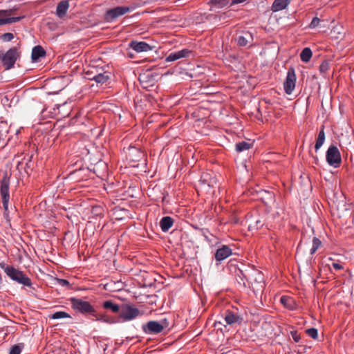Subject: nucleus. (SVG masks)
<instances>
[{
	"label": "nucleus",
	"mask_w": 354,
	"mask_h": 354,
	"mask_svg": "<svg viewBox=\"0 0 354 354\" xmlns=\"http://www.w3.org/2000/svg\"><path fill=\"white\" fill-rule=\"evenodd\" d=\"M70 301L72 308L75 311L82 314L91 315L93 317V320L101 319V318L97 316L95 308L89 302L75 297H71Z\"/></svg>",
	"instance_id": "nucleus-1"
},
{
	"label": "nucleus",
	"mask_w": 354,
	"mask_h": 354,
	"mask_svg": "<svg viewBox=\"0 0 354 354\" xmlns=\"http://www.w3.org/2000/svg\"><path fill=\"white\" fill-rule=\"evenodd\" d=\"M0 267L12 280L28 287H30L32 286L30 279L22 271H20L12 266H6L4 263H0Z\"/></svg>",
	"instance_id": "nucleus-2"
},
{
	"label": "nucleus",
	"mask_w": 354,
	"mask_h": 354,
	"mask_svg": "<svg viewBox=\"0 0 354 354\" xmlns=\"http://www.w3.org/2000/svg\"><path fill=\"white\" fill-rule=\"evenodd\" d=\"M19 57V53L17 48H12L9 49L4 54L0 53V60H1L6 70L12 68Z\"/></svg>",
	"instance_id": "nucleus-3"
},
{
	"label": "nucleus",
	"mask_w": 354,
	"mask_h": 354,
	"mask_svg": "<svg viewBox=\"0 0 354 354\" xmlns=\"http://www.w3.org/2000/svg\"><path fill=\"white\" fill-rule=\"evenodd\" d=\"M141 315L138 308L133 305L125 304L121 306L120 317L124 322L131 321Z\"/></svg>",
	"instance_id": "nucleus-4"
},
{
	"label": "nucleus",
	"mask_w": 354,
	"mask_h": 354,
	"mask_svg": "<svg viewBox=\"0 0 354 354\" xmlns=\"http://www.w3.org/2000/svg\"><path fill=\"white\" fill-rule=\"evenodd\" d=\"M134 10L133 7L117 6L106 10L104 18L107 21H113L119 17H121Z\"/></svg>",
	"instance_id": "nucleus-5"
},
{
	"label": "nucleus",
	"mask_w": 354,
	"mask_h": 354,
	"mask_svg": "<svg viewBox=\"0 0 354 354\" xmlns=\"http://www.w3.org/2000/svg\"><path fill=\"white\" fill-rule=\"evenodd\" d=\"M326 161L329 165L338 167L342 162L340 152L337 147L330 145L326 154Z\"/></svg>",
	"instance_id": "nucleus-6"
},
{
	"label": "nucleus",
	"mask_w": 354,
	"mask_h": 354,
	"mask_svg": "<svg viewBox=\"0 0 354 354\" xmlns=\"http://www.w3.org/2000/svg\"><path fill=\"white\" fill-rule=\"evenodd\" d=\"M0 194L2 200L3 207L4 209V215L8 216V203L10 200L9 194V183L7 180H3L1 183Z\"/></svg>",
	"instance_id": "nucleus-7"
},
{
	"label": "nucleus",
	"mask_w": 354,
	"mask_h": 354,
	"mask_svg": "<svg viewBox=\"0 0 354 354\" xmlns=\"http://www.w3.org/2000/svg\"><path fill=\"white\" fill-rule=\"evenodd\" d=\"M296 75L295 70L291 68H289L287 73V76L283 84V88L286 93L290 95L292 93L295 87Z\"/></svg>",
	"instance_id": "nucleus-8"
},
{
	"label": "nucleus",
	"mask_w": 354,
	"mask_h": 354,
	"mask_svg": "<svg viewBox=\"0 0 354 354\" xmlns=\"http://www.w3.org/2000/svg\"><path fill=\"white\" fill-rule=\"evenodd\" d=\"M145 333L148 335H156L162 332V326L157 321H149L142 326Z\"/></svg>",
	"instance_id": "nucleus-9"
},
{
	"label": "nucleus",
	"mask_w": 354,
	"mask_h": 354,
	"mask_svg": "<svg viewBox=\"0 0 354 354\" xmlns=\"http://www.w3.org/2000/svg\"><path fill=\"white\" fill-rule=\"evenodd\" d=\"M10 10H0V26L19 21L24 17H10Z\"/></svg>",
	"instance_id": "nucleus-10"
},
{
	"label": "nucleus",
	"mask_w": 354,
	"mask_h": 354,
	"mask_svg": "<svg viewBox=\"0 0 354 354\" xmlns=\"http://www.w3.org/2000/svg\"><path fill=\"white\" fill-rule=\"evenodd\" d=\"M129 46L137 53L147 52L152 50L151 46L145 41H131Z\"/></svg>",
	"instance_id": "nucleus-11"
},
{
	"label": "nucleus",
	"mask_w": 354,
	"mask_h": 354,
	"mask_svg": "<svg viewBox=\"0 0 354 354\" xmlns=\"http://www.w3.org/2000/svg\"><path fill=\"white\" fill-rule=\"evenodd\" d=\"M224 321L227 325L239 324L242 322V318L237 313L227 310L225 314Z\"/></svg>",
	"instance_id": "nucleus-12"
},
{
	"label": "nucleus",
	"mask_w": 354,
	"mask_h": 354,
	"mask_svg": "<svg viewBox=\"0 0 354 354\" xmlns=\"http://www.w3.org/2000/svg\"><path fill=\"white\" fill-rule=\"evenodd\" d=\"M191 52L187 49H183L176 52L171 53L165 59L166 62H174L180 58L186 57Z\"/></svg>",
	"instance_id": "nucleus-13"
},
{
	"label": "nucleus",
	"mask_w": 354,
	"mask_h": 354,
	"mask_svg": "<svg viewBox=\"0 0 354 354\" xmlns=\"http://www.w3.org/2000/svg\"><path fill=\"white\" fill-rule=\"evenodd\" d=\"M232 252L230 248L227 245H223L216 250L215 258L216 261H221L232 254Z\"/></svg>",
	"instance_id": "nucleus-14"
},
{
	"label": "nucleus",
	"mask_w": 354,
	"mask_h": 354,
	"mask_svg": "<svg viewBox=\"0 0 354 354\" xmlns=\"http://www.w3.org/2000/svg\"><path fill=\"white\" fill-rule=\"evenodd\" d=\"M236 40L240 46H246L252 43V35L249 32H244L237 37Z\"/></svg>",
	"instance_id": "nucleus-15"
},
{
	"label": "nucleus",
	"mask_w": 354,
	"mask_h": 354,
	"mask_svg": "<svg viewBox=\"0 0 354 354\" xmlns=\"http://www.w3.org/2000/svg\"><path fill=\"white\" fill-rule=\"evenodd\" d=\"M69 8L68 1L66 0L61 1L56 8V15L59 17H64Z\"/></svg>",
	"instance_id": "nucleus-16"
},
{
	"label": "nucleus",
	"mask_w": 354,
	"mask_h": 354,
	"mask_svg": "<svg viewBox=\"0 0 354 354\" xmlns=\"http://www.w3.org/2000/svg\"><path fill=\"white\" fill-rule=\"evenodd\" d=\"M89 80L95 81L97 84H103L109 79V73L104 72L97 73L92 77H88Z\"/></svg>",
	"instance_id": "nucleus-17"
},
{
	"label": "nucleus",
	"mask_w": 354,
	"mask_h": 354,
	"mask_svg": "<svg viewBox=\"0 0 354 354\" xmlns=\"http://www.w3.org/2000/svg\"><path fill=\"white\" fill-rule=\"evenodd\" d=\"M45 55L46 51L41 46H36L32 50L31 58L35 62Z\"/></svg>",
	"instance_id": "nucleus-18"
},
{
	"label": "nucleus",
	"mask_w": 354,
	"mask_h": 354,
	"mask_svg": "<svg viewBox=\"0 0 354 354\" xmlns=\"http://www.w3.org/2000/svg\"><path fill=\"white\" fill-rule=\"evenodd\" d=\"M289 3L290 0H274L272 6V10L273 12L282 10L287 7Z\"/></svg>",
	"instance_id": "nucleus-19"
},
{
	"label": "nucleus",
	"mask_w": 354,
	"mask_h": 354,
	"mask_svg": "<svg viewBox=\"0 0 354 354\" xmlns=\"http://www.w3.org/2000/svg\"><path fill=\"white\" fill-rule=\"evenodd\" d=\"M174 220L170 216H165L160 221V226L163 232H167L173 225Z\"/></svg>",
	"instance_id": "nucleus-20"
},
{
	"label": "nucleus",
	"mask_w": 354,
	"mask_h": 354,
	"mask_svg": "<svg viewBox=\"0 0 354 354\" xmlns=\"http://www.w3.org/2000/svg\"><path fill=\"white\" fill-rule=\"evenodd\" d=\"M103 308L105 309H109L111 310L113 313H120L121 306L119 305L114 304L111 300H107L103 303Z\"/></svg>",
	"instance_id": "nucleus-21"
},
{
	"label": "nucleus",
	"mask_w": 354,
	"mask_h": 354,
	"mask_svg": "<svg viewBox=\"0 0 354 354\" xmlns=\"http://www.w3.org/2000/svg\"><path fill=\"white\" fill-rule=\"evenodd\" d=\"M252 142H249L246 141H241L239 142H237L235 145V149L237 152H242L245 150H248L250 148L252 147Z\"/></svg>",
	"instance_id": "nucleus-22"
},
{
	"label": "nucleus",
	"mask_w": 354,
	"mask_h": 354,
	"mask_svg": "<svg viewBox=\"0 0 354 354\" xmlns=\"http://www.w3.org/2000/svg\"><path fill=\"white\" fill-rule=\"evenodd\" d=\"M325 140V133L324 130V127L322 128L320 131L319 132L318 137L316 140V143L315 145V150L317 151L324 144Z\"/></svg>",
	"instance_id": "nucleus-23"
},
{
	"label": "nucleus",
	"mask_w": 354,
	"mask_h": 354,
	"mask_svg": "<svg viewBox=\"0 0 354 354\" xmlns=\"http://www.w3.org/2000/svg\"><path fill=\"white\" fill-rule=\"evenodd\" d=\"M312 51L309 48H305L300 53V58L302 62H308L312 57Z\"/></svg>",
	"instance_id": "nucleus-24"
},
{
	"label": "nucleus",
	"mask_w": 354,
	"mask_h": 354,
	"mask_svg": "<svg viewBox=\"0 0 354 354\" xmlns=\"http://www.w3.org/2000/svg\"><path fill=\"white\" fill-rule=\"evenodd\" d=\"M205 240L208 243L209 245H214L218 243V239L213 234H206L203 233Z\"/></svg>",
	"instance_id": "nucleus-25"
},
{
	"label": "nucleus",
	"mask_w": 354,
	"mask_h": 354,
	"mask_svg": "<svg viewBox=\"0 0 354 354\" xmlns=\"http://www.w3.org/2000/svg\"><path fill=\"white\" fill-rule=\"evenodd\" d=\"M71 315L64 311H57L54 313L51 316L50 318L53 319H63V318H71Z\"/></svg>",
	"instance_id": "nucleus-26"
},
{
	"label": "nucleus",
	"mask_w": 354,
	"mask_h": 354,
	"mask_svg": "<svg viewBox=\"0 0 354 354\" xmlns=\"http://www.w3.org/2000/svg\"><path fill=\"white\" fill-rule=\"evenodd\" d=\"M158 322L162 326V330L165 329L169 330L173 326L172 323L170 322V319L167 317L161 319Z\"/></svg>",
	"instance_id": "nucleus-27"
},
{
	"label": "nucleus",
	"mask_w": 354,
	"mask_h": 354,
	"mask_svg": "<svg viewBox=\"0 0 354 354\" xmlns=\"http://www.w3.org/2000/svg\"><path fill=\"white\" fill-rule=\"evenodd\" d=\"M24 348L23 344L13 345L10 350L9 354H20Z\"/></svg>",
	"instance_id": "nucleus-28"
},
{
	"label": "nucleus",
	"mask_w": 354,
	"mask_h": 354,
	"mask_svg": "<svg viewBox=\"0 0 354 354\" xmlns=\"http://www.w3.org/2000/svg\"><path fill=\"white\" fill-rule=\"evenodd\" d=\"M321 245V241L319 239L314 237L313 239V247L310 249V254H313Z\"/></svg>",
	"instance_id": "nucleus-29"
},
{
	"label": "nucleus",
	"mask_w": 354,
	"mask_h": 354,
	"mask_svg": "<svg viewBox=\"0 0 354 354\" xmlns=\"http://www.w3.org/2000/svg\"><path fill=\"white\" fill-rule=\"evenodd\" d=\"M306 333L313 339H316L318 337L317 330L315 328H308L306 330Z\"/></svg>",
	"instance_id": "nucleus-30"
},
{
	"label": "nucleus",
	"mask_w": 354,
	"mask_h": 354,
	"mask_svg": "<svg viewBox=\"0 0 354 354\" xmlns=\"http://www.w3.org/2000/svg\"><path fill=\"white\" fill-rule=\"evenodd\" d=\"M237 277H239V279H236L237 281L240 284H243V286H246V283H245V279L246 278V277L245 276V274L243 273V272L241 270H239V273L237 274Z\"/></svg>",
	"instance_id": "nucleus-31"
},
{
	"label": "nucleus",
	"mask_w": 354,
	"mask_h": 354,
	"mask_svg": "<svg viewBox=\"0 0 354 354\" xmlns=\"http://www.w3.org/2000/svg\"><path fill=\"white\" fill-rule=\"evenodd\" d=\"M319 22H320V19L318 18V17H314L313 19H312V21L310 22V24H309L308 27L310 28V29H313V28H315L316 27H317L319 24Z\"/></svg>",
	"instance_id": "nucleus-32"
},
{
	"label": "nucleus",
	"mask_w": 354,
	"mask_h": 354,
	"mask_svg": "<svg viewBox=\"0 0 354 354\" xmlns=\"http://www.w3.org/2000/svg\"><path fill=\"white\" fill-rule=\"evenodd\" d=\"M1 38L4 41H11L14 38V35H13L12 33L6 32V33L3 34L1 36Z\"/></svg>",
	"instance_id": "nucleus-33"
},
{
	"label": "nucleus",
	"mask_w": 354,
	"mask_h": 354,
	"mask_svg": "<svg viewBox=\"0 0 354 354\" xmlns=\"http://www.w3.org/2000/svg\"><path fill=\"white\" fill-rule=\"evenodd\" d=\"M290 335L295 342H299L301 339L300 335L296 330L291 331Z\"/></svg>",
	"instance_id": "nucleus-34"
},
{
	"label": "nucleus",
	"mask_w": 354,
	"mask_h": 354,
	"mask_svg": "<svg viewBox=\"0 0 354 354\" xmlns=\"http://www.w3.org/2000/svg\"><path fill=\"white\" fill-rule=\"evenodd\" d=\"M290 301V299L287 297L283 296V297H281V302L285 306L289 307V301Z\"/></svg>",
	"instance_id": "nucleus-35"
},
{
	"label": "nucleus",
	"mask_w": 354,
	"mask_h": 354,
	"mask_svg": "<svg viewBox=\"0 0 354 354\" xmlns=\"http://www.w3.org/2000/svg\"><path fill=\"white\" fill-rule=\"evenodd\" d=\"M58 284L62 286H68L69 282L66 279H57Z\"/></svg>",
	"instance_id": "nucleus-36"
},
{
	"label": "nucleus",
	"mask_w": 354,
	"mask_h": 354,
	"mask_svg": "<svg viewBox=\"0 0 354 354\" xmlns=\"http://www.w3.org/2000/svg\"><path fill=\"white\" fill-rule=\"evenodd\" d=\"M328 70V64L327 63H322L319 66V71L321 73H324Z\"/></svg>",
	"instance_id": "nucleus-37"
},
{
	"label": "nucleus",
	"mask_w": 354,
	"mask_h": 354,
	"mask_svg": "<svg viewBox=\"0 0 354 354\" xmlns=\"http://www.w3.org/2000/svg\"><path fill=\"white\" fill-rule=\"evenodd\" d=\"M332 266H333V268L337 270L343 269V266L341 264H339V263H333Z\"/></svg>",
	"instance_id": "nucleus-38"
},
{
	"label": "nucleus",
	"mask_w": 354,
	"mask_h": 354,
	"mask_svg": "<svg viewBox=\"0 0 354 354\" xmlns=\"http://www.w3.org/2000/svg\"><path fill=\"white\" fill-rule=\"evenodd\" d=\"M234 3H239L245 1V0H232Z\"/></svg>",
	"instance_id": "nucleus-39"
},
{
	"label": "nucleus",
	"mask_w": 354,
	"mask_h": 354,
	"mask_svg": "<svg viewBox=\"0 0 354 354\" xmlns=\"http://www.w3.org/2000/svg\"><path fill=\"white\" fill-rule=\"evenodd\" d=\"M259 223H260L259 221H257V227H259Z\"/></svg>",
	"instance_id": "nucleus-40"
}]
</instances>
